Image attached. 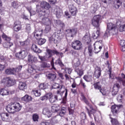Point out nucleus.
<instances>
[{
	"mask_svg": "<svg viewBox=\"0 0 125 125\" xmlns=\"http://www.w3.org/2000/svg\"><path fill=\"white\" fill-rule=\"evenodd\" d=\"M0 94L4 96V95H8L9 94V91L5 89H0Z\"/></svg>",
	"mask_w": 125,
	"mask_h": 125,
	"instance_id": "33",
	"label": "nucleus"
},
{
	"mask_svg": "<svg viewBox=\"0 0 125 125\" xmlns=\"http://www.w3.org/2000/svg\"><path fill=\"white\" fill-rule=\"evenodd\" d=\"M9 115L8 113H1L0 114V117L2 121L3 122H10V119H9Z\"/></svg>",
	"mask_w": 125,
	"mask_h": 125,
	"instance_id": "18",
	"label": "nucleus"
},
{
	"mask_svg": "<svg viewBox=\"0 0 125 125\" xmlns=\"http://www.w3.org/2000/svg\"><path fill=\"white\" fill-rule=\"evenodd\" d=\"M87 51L88 54H89V56L92 57L93 55V48L92 46L89 45L87 47Z\"/></svg>",
	"mask_w": 125,
	"mask_h": 125,
	"instance_id": "35",
	"label": "nucleus"
},
{
	"mask_svg": "<svg viewBox=\"0 0 125 125\" xmlns=\"http://www.w3.org/2000/svg\"><path fill=\"white\" fill-rule=\"evenodd\" d=\"M83 79H84V80L86 82H92V76L90 75H88L87 76H84L83 77Z\"/></svg>",
	"mask_w": 125,
	"mask_h": 125,
	"instance_id": "36",
	"label": "nucleus"
},
{
	"mask_svg": "<svg viewBox=\"0 0 125 125\" xmlns=\"http://www.w3.org/2000/svg\"><path fill=\"white\" fill-rule=\"evenodd\" d=\"M6 75H16L15 68H8L5 70Z\"/></svg>",
	"mask_w": 125,
	"mask_h": 125,
	"instance_id": "24",
	"label": "nucleus"
},
{
	"mask_svg": "<svg viewBox=\"0 0 125 125\" xmlns=\"http://www.w3.org/2000/svg\"><path fill=\"white\" fill-rule=\"evenodd\" d=\"M121 88V86L120 85L119 83H116L113 85V90L112 91V95L113 96H116V95L118 94V93L119 92V91Z\"/></svg>",
	"mask_w": 125,
	"mask_h": 125,
	"instance_id": "10",
	"label": "nucleus"
},
{
	"mask_svg": "<svg viewBox=\"0 0 125 125\" xmlns=\"http://www.w3.org/2000/svg\"><path fill=\"white\" fill-rule=\"evenodd\" d=\"M71 47L75 50H80L82 49V48L83 47V44L81 41L76 40L71 43Z\"/></svg>",
	"mask_w": 125,
	"mask_h": 125,
	"instance_id": "5",
	"label": "nucleus"
},
{
	"mask_svg": "<svg viewBox=\"0 0 125 125\" xmlns=\"http://www.w3.org/2000/svg\"><path fill=\"white\" fill-rule=\"evenodd\" d=\"M42 113L43 115H46L48 118L51 117V112L48 108H43Z\"/></svg>",
	"mask_w": 125,
	"mask_h": 125,
	"instance_id": "26",
	"label": "nucleus"
},
{
	"mask_svg": "<svg viewBox=\"0 0 125 125\" xmlns=\"http://www.w3.org/2000/svg\"><path fill=\"white\" fill-rule=\"evenodd\" d=\"M25 31L26 33H28V34H29V33H31V25H30V24H26Z\"/></svg>",
	"mask_w": 125,
	"mask_h": 125,
	"instance_id": "55",
	"label": "nucleus"
},
{
	"mask_svg": "<svg viewBox=\"0 0 125 125\" xmlns=\"http://www.w3.org/2000/svg\"><path fill=\"white\" fill-rule=\"evenodd\" d=\"M81 65V62L80 61H78L75 63L73 64V68H79V66Z\"/></svg>",
	"mask_w": 125,
	"mask_h": 125,
	"instance_id": "61",
	"label": "nucleus"
},
{
	"mask_svg": "<svg viewBox=\"0 0 125 125\" xmlns=\"http://www.w3.org/2000/svg\"><path fill=\"white\" fill-rule=\"evenodd\" d=\"M59 105L54 104L51 106V111L53 113H57L59 111Z\"/></svg>",
	"mask_w": 125,
	"mask_h": 125,
	"instance_id": "30",
	"label": "nucleus"
},
{
	"mask_svg": "<svg viewBox=\"0 0 125 125\" xmlns=\"http://www.w3.org/2000/svg\"><path fill=\"white\" fill-rule=\"evenodd\" d=\"M107 29L106 32H105L104 34V37L105 38H108L110 37V33L113 35H116L118 33V27L116 25L113 24L111 22L107 23Z\"/></svg>",
	"mask_w": 125,
	"mask_h": 125,
	"instance_id": "4",
	"label": "nucleus"
},
{
	"mask_svg": "<svg viewBox=\"0 0 125 125\" xmlns=\"http://www.w3.org/2000/svg\"><path fill=\"white\" fill-rule=\"evenodd\" d=\"M40 67L38 66L37 67V70L38 71H42L44 68H49L50 67V64L47 63L45 62H43L40 65Z\"/></svg>",
	"mask_w": 125,
	"mask_h": 125,
	"instance_id": "14",
	"label": "nucleus"
},
{
	"mask_svg": "<svg viewBox=\"0 0 125 125\" xmlns=\"http://www.w3.org/2000/svg\"><path fill=\"white\" fill-rule=\"evenodd\" d=\"M40 6L42 10L37 9L36 10L37 12L39 13V16L41 17L42 16H45V15H47V14H46V10H48V9L51 7L49 3L45 1H42L41 2Z\"/></svg>",
	"mask_w": 125,
	"mask_h": 125,
	"instance_id": "2",
	"label": "nucleus"
},
{
	"mask_svg": "<svg viewBox=\"0 0 125 125\" xmlns=\"http://www.w3.org/2000/svg\"><path fill=\"white\" fill-rule=\"evenodd\" d=\"M117 100L119 102H122L123 101V95L122 94H119L118 95Z\"/></svg>",
	"mask_w": 125,
	"mask_h": 125,
	"instance_id": "62",
	"label": "nucleus"
},
{
	"mask_svg": "<svg viewBox=\"0 0 125 125\" xmlns=\"http://www.w3.org/2000/svg\"><path fill=\"white\" fill-rule=\"evenodd\" d=\"M66 108L64 107H62L61 109L60 110H59L58 112L60 117H64V116H65V114H66Z\"/></svg>",
	"mask_w": 125,
	"mask_h": 125,
	"instance_id": "27",
	"label": "nucleus"
},
{
	"mask_svg": "<svg viewBox=\"0 0 125 125\" xmlns=\"http://www.w3.org/2000/svg\"><path fill=\"white\" fill-rule=\"evenodd\" d=\"M94 76L96 79H99V77L101 76V68L100 67L97 66L95 68Z\"/></svg>",
	"mask_w": 125,
	"mask_h": 125,
	"instance_id": "19",
	"label": "nucleus"
},
{
	"mask_svg": "<svg viewBox=\"0 0 125 125\" xmlns=\"http://www.w3.org/2000/svg\"><path fill=\"white\" fill-rule=\"evenodd\" d=\"M111 122L112 123V125H120V123H119V121L116 119H113L110 118Z\"/></svg>",
	"mask_w": 125,
	"mask_h": 125,
	"instance_id": "48",
	"label": "nucleus"
},
{
	"mask_svg": "<svg viewBox=\"0 0 125 125\" xmlns=\"http://www.w3.org/2000/svg\"><path fill=\"white\" fill-rule=\"evenodd\" d=\"M80 117L82 120H85L86 119V115L83 112L81 113Z\"/></svg>",
	"mask_w": 125,
	"mask_h": 125,
	"instance_id": "63",
	"label": "nucleus"
},
{
	"mask_svg": "<svg viewBox=\"0 0 125 125\" xmlns=\"http://www.w3.org/2000/svg\"><path fill=\"white\" fill-rule=\"evenodd\" d=\"M55 22L56 24H57V25L60 26V27H62V28H63V27H65V24L59 20H56Z\"/></svg>",
	"mask_w": 125,
	"mask_h": 125,
	"instance_id": "42",
	"label": "nucleus"
},
{
	"mask_svg": "<svg viewBox=\"0 0 125 125\" xmlns=\"http://www.w3.org/2000/svg\"><path fill=\"white\" fill-rule=\"evenodd\" d=\"M11 6L13 7L14 9H18L19 7V3L17 1H14L11 3Z\"/></svg>",
	"mask_w": 125,
	"mask_h": 125,
	"instance_id": "34",
	"label": "nucleus"
},
{
	"mask_svg": "<svg viewBox=\"0 0 125 125\" xmlns=\"http://www.w3.org/2000/svg\"><path fill=\"white\" fill-rule=\"evenodd\" d=\"M45 42H46V40L44 39H40L38 41V43L39 45H42V44L45 43Z\"/></svg>",
	"mask_w": 125,
	"mask_h": 125,
	"instance_id": "47",
	"label": "nucleus"
},
{
	"mask_svg": "<svg viewBox=\"0 0 125 125\" xmlns=\"http://www.w3.org/2000/svg\"><path fill=\"white\" fill-rule=\"evenodd\" d=\"M35 67H36V66L28 65V68L27 69V72L29 73L30 75H34V74H36V70H38L37 69V67L36 68H35Z\"/></svg>",
	"mask_w": 125,
	"mask_h": 125,
	"instance_id": "15",
	"label": "nucleus"
},
{
	"mask_svg": "<svg viewBox=\"0 0 125 125\" xmlns=\"http://www.w3.org/2000/svg\"><path fill=\"white\" fill-rule=\"evenodd\" d=\"M49 96H50V94L48 93L46 94L45 96L41 97L40 98V100H42V101H45V100H47L48 99V97H49Z\"/></svg>",
	"mask_w": 125,
	"mask_h": 125,
	"instance_id": "45",
	"label": "nucleus"
},
{
	"mask_svg": "<svg viewBox=\"0 0 125 125\" xmlns=\"http://www.w3.org/2000/svg\"><path fill=\"white\" fill-rule=\"evenodd\" d=\"M22 29V25H21V22L19 21H16L14 23L13 25V30L15 32H19Z\"/></svg>",
	"mask_w": 125,
	"mask_h": 125,
	"instance_id": "11",
	"label": "nucleus"
},
{
	"mask_svg": "<svg viewBox=\"0 0 125 125\" xmlns=\"http://www.w3.org/2000/svg\"><path fill=\"white\" fill-rule=\"evenodd\" d=\"M82 100L84 101V102L86 104V105H89V103H88V101L86 99V98L84 97V96H82Z\"/></svg>",
	"mask_w": 125,
	"mask_h": 125,
	"instance_id": "59",
	"label": "nucleus"
},
{
	"mask_svg": "<svg viewBox=\"0 0 125 125\" xmlns=\"http://www.w3.org/2000/svg\"><path fill=\"white\" fill-rule=\"evenodd\" d=\"M57 100V101L58 100H61L62 99V95L61 94H56L55 95H54Z\"/></svg>",
	"mask_w": 125,
	"mask_h": 125,
	"instance_id": "58",
	"label": "nucleus"
},
{
	"mask_svg": "<svg viewBox=\"0 0 125 125\" xmlns=\"http://www.w3.org/2000/svg\"><path fill=\"white\" fill-rule=\"evenodd\" d=\"M121 4H122L121 1H120V0H117L116 3L114 5V7L115 8H119Z\"/></svg>",
	"mask_w": 125,
	"mask_h": 125,
	"instance_id": "53",
	"label": "nucleus"
},
{
	"mask_svg": "<svg viewBox=\"0 0 125 125\" xmlns=\"http://www.w3.org/2000/svg\"><path fill=\"white\" fill-rule=\"evenodd\" d=\"M83 42H86V43H89L90 42V37L89 36L85 35L83 38Z\"/></svg>",
	"mask_w": 125,
	"mask_h": 125,
	"instance_id": "41",
	"label": "nucleus"
},
{
	"mask_svg": "<svg viewBox=\"0 0 125 125\" xmlns=\"http://www.w3.org/2000/svg\"><path fill=\"white\" fill-rule=\"evenodd\" d=\"M55 11L56 12V17L57 18H61V16L63 15V12L62 11V9L60 8L57 7L55 9Z\"/></svg>",
	"mask_w": 125,
	"mask_h": 125,
	"instance_id": "21",
	"label": "nucleus"
},
{
	"mask_svg": "<svg viewBox=\"0 0 125 125\" xmlns=\"http://www.w3.org/2000/svg\"><path fill=\"white\" fill-rule=\"evenodd\" d=\"M42 30L38 31L36 32L32 33V36L35 37L36 39H38V37H42Z\"/></svg>",
	"mask_w": 125,
	"mask_h": 125,
	"instance_id": "31",
	"label": "nucleus"
},
{
	"mask_svg": "<svg viewBox=\"0 0 125 125\" xmlns=\"http://www.w3.org/2000/svg\"><path fill=\"white\" fill-rule=\"evenodd\" d=\"M92 37L93 39L96 40L99 37V31H97L95 33H93Z\"/></svg>",
	"mask_w": 125,
	"mask_h": 125,
	"instance_id": "52",
	"label": "nucleus"
},
{
	"mask_svg": "<svg viewBox=\"0 0 125 125\" xmlns=\"http://www.w3.org/2000/svg\"><path fill=\"white\" fill-rule=\"evenodd\" d=\"M121 76L122 77H116V80H117V81H118L119 83H122V85H123V86H125V81L124 80L125 79V75L124 73H122L121 74Z\"/></svg>",
	"mask_w": 125,
	"mask_h": 125,
	"instance_id": "16",
	"label": "nucleus"
},
{
	"mask_svg": "<svg viewBox=\"0 0 125 125\" xmlns=\"http://www.w3.org/2000/svg\"><path fill=\"white\" fill-rule=\"evenodd\" d=\"M119 31L120 32H124L125 31V24L120 26Z\"/></svg>",
	"mask_w": 125,
	"mask_h": 125,
	"instance_id": "64",
	"label": "nucleus"
},
{
	"mask_svg": "<svg viewBox=\"0 0 125 125\" xmlns=\"http://www.w3.org/2000/svg\"><path fill=\"white\" fill-rule=\"evenodd\" d=\"M32 119L33 122H38L39 121V115L37 113L34 114L32 115Z\"/></svg>",
	"mask_w": 125,
	"mask_h": 125,
	"instance_id": "50",
	"label": "nucleus"
},
{
	"mask_svg": "<svg viewBox=\"0 0 125 125\" xmlns=\"http://www.w3.org/2000/svg\"><path fill=\"white\" fill-rule=\"evenodd\" d=\"M33 93L34 95L37 97L41 96V92L40 91V90H36L35 91H33Z\"/></svg>",
	"mask_w": 125,
	"mask_h": 125,
	"instance_id": "57",
	"label": "nucleus"
},
{
	"mask_svg": "<svg viewBox=\"0 0 125 125\" xmlns=\"http://www.w3.org/2000/svg\"><path fill=\"white\" fill-rule=\"evenodd\" d=\"M28 62L29 63L31 64H33V63H37L38 62V58L34 55H32L31 54H29L28 56Z\"/></svg>",
	"mask_w": 125,
	"mask_h": 125,
	"instance_id": "12",
	"label": "nucleus"
},
{
	"mask_svg": "<svg viewBox=\"0 0 125 125\" xmlns=\"http://www.w3.org/2000/svg\"><path fill=\"white\" fill-rule=\"evenodd\" d=\"M49 94H50V96L48 97L49 102H50L51 103H55V102L57 101V100L56 99V98H55V96H53V95L51 93H49Z\"/></svg>",
	"mask_w": 125,
	"mask_h": 125,
	"instance_id": "25",
	"label": "nucleus"
},
{
	"mask_svg": "<svg viewBox=\"0 0 125 125\" xmlns=\"http://www.w3.org/2000/svg\"><path fill=\"white\" fill-rule=\"evenodd\" d=\"M31 50L35 53H42V50L38 47V46L35 44H32Z\"/></svg>",
	"mask_w": 125,
	"mask_h": 125,
	"instance_id": "22",
	"label": "nucleus"
},
{
	"mask_svg": "<svg viewBox=\"0 0 125 125\" xmlns=\"http://www.w3.org/2000/svg\"><path fill=\"white\" fill-rule=\"evenodd\" d=\"M60 40L59 35L57 33H54L52 37L49 38V41L50 42H54V43H57Z\"/></svg>",
	"mask_w": 125,
	"mask_h": 125,
	"instance_id": "7",
	"label": "nucleus"
},
{
	"mask_svg": "<svg viewBox=\"0 0 125 125\" xmlns=\"http://www.w3.org/2000/svg\"><path fill=\"white\" fill-rule=\"evenodd\" d=\"M101 49H102V46H100L99 47H94V52L95 53H99V52H100L101 51Z\"/></svg>",
	"mask_w": 125,
	"mask_h": 125,
	"instance_id": "49",
	"label": "nucleus"
},
{
	"mask_svg": "<svg viewBox=\"0 0 125 125\" xmlns=\"http://www.w3.org/2000/svg\"><path fill=\"white\" fill-rule=\"evenodd\" d=\"M67 33L70 34V37L73 38V35L76 34V30L74 29H67L66 30Z\"/></svg>",
	"mask_w": 125,
	"mask_h": 125,
	"instance_id": "43",
	"label": "nucleus"
},
{
	"mask_svg": "<svg viewBox=\"0 0 125 125\" xmlns=\"http://www.w3.org/2000/svg\"><path fill=\"white\" fill-rule=\"evenodd\" d=\"M42 23L44 25H46V26H48V25L51 24V21L49 20V19L44 18L42 19Z\"/></svg>",
	"mask_w": 125,
	"mask_h": 125,
	"instance_id": "29",
	"label": "nucleus"
},
{
	"mask_svg": "<svg viewBox=\"0 0 125 125\" xmlns=\"http://www.w3.org/2000/svg\"><path fill=\"white\" fill-rule=\"evenodd\" d=\"M22 67L23 66L22 65H19L16 69H15V74H16V73H18V72H20L21 70H22Z\"/></svg>",
	"mask_w": 125,
	"mask_h": 125,
	"instance_id": "56",
	"label": "nucleus"
},
{
	"mask_svg": "<svg viewBox=\"0 0 125 125\" xmlns=\"http://www.w3.org/2000/svg\"><path fill=\"white\" fill-rule=\"evenodd\" d=\"M22 109V106L19 103H11L7 105L6 110L8 113L14 114L16 112H19Z\"/></svg>",
	"mask_w": 125,
	"mask_h": 125,
	"instance_id": "3",
	"label": "nucleus"
},
{
	"mask_svg": "<svg viewBox=\"0 0 125 125\" xmlns=\"http://www.w3.org/2000/svg\"><path fill=\"white\" fill-rule=\"evenodd\" d=\"M123 108V105H113L111 106V112H112L113 115H117L118 113H119L120 109Z\"/></svg>",
	"mask_w": 125,
	"mask_h": 125,
	"instance_id": "8",
	"label": "nucleus"
},
{
	"mask_svg": "<svg viewBox=\"0 0 125 125\" xmlns=\"http://www.w3.org/2000/svg\"><path fill=\"white\" fill-rule=\"evenodd\" d=\"M46 77L49 80L50 82H53V83L56 80V75L53 73H49L46 75Z\"/></svg>",
	"mask_w": 125,
	"mask_h": 125,
	"instance_id": "20",
	"label": "nucleus"
},
{
	"mask_svg": "<svg viewBox=\"0 0 125 125\" xmlns=\"http://www.w3.org/2000/svg\"><path fill=\"white\" fill-rule=\"evenodd\" d=\"M100 19H101L100 15L95 16L91 20L92 25L96 28H98L100 26L99 21H100Z\"/></svg>",
	"mask_w": 125,
	"mask_h": 125,
	"instance_id": "6",
	"label": "nucleus"
},
{
	"mask_svg": "<svg viewBox=\"0 0 125 125\" xmlns=\"http://www.w3.org/2000/svg\"><path fill=\"white\" fill-rule=\"evenodd\" d=\"M52 88L56 89V88H65V86L64 85H60L59 84L57 83H54V84L52 86Z\"/></svg>",
	"mask_w": 125,
	"mask_h": 125,
	"instance_id": "39",
	"label": "nucleus"
},
{
	"mask_svg": "<svg viewBox=\"0 0 125 125\" xmlns=\"http://www.w3.org/2000/svg\"><path fill=\"white\" fill-rule=\"evenodd\" d=\"M19 88L20 90H24L27 88V84L25 82H21L19 84Z\"/></svg>",
	"mask_w": 125,
	"mask_h": 125,
	"instance_id": "23",
	"label": "nucleus"
},
{
	"mask_svg": "<svg viewBox=\"0 0 125 125\" xmlns=\"http://www.w3.org/2000/svg\"><path fill=\"white\" fill-rule=\"evenodd\" d=\"M69 11L71 13L72 16H76L77 14V8L74 5H70L69 6Z\"/></svg>",
	"mask_w": 125,
	"mask_h": 125,
	"instance_id": "17",
	"label": "nucleus"
},
{
	"mask_svg": "<svg viewBox=\"0 0 125 125\" xmlns=\"http://www.w3.org/2000/svg\"><path fill=\"white\" fill-rule=\"evenodd\" d=\"M1 37L2 39L4 40V41H6L7 42H10V40H11L10 37L7 36V35L3 33H2Z\"/></svg>",
	"mask_w": 125,
	"mask_h": 125,
	"instance_id": "44",
	"label": "nucleus"
},
{
	"mask_svg": "<svg viewBox=\"0 0 125 125\" xmlns=\"http://www.w3.org/2000/svg\"><path fill=\"white\" fill-rule=\"evenodd\" d=\"M3 47L5 48H9V47H11V46H12L13 45V43L9 42V41H8L7 42H4L3 44Z\"/></svg>",
	"mask_w": 125,
	"mask_h": 125,
	"instance_id": "38",
	"label": "nucleus"
},
{
	"mask_svg": "<svg viewBox=\"0 0 125 125\" xmlns=\"http://www.w3.org/2000/svg\"><path fill=\"white\" fill-rule=\"evenodd\" d=\"M65 93L64 97L62 98V102L65 104L67 101V95H68V89L65 88Z\"/></svg>",
	"mask_w": 125,
	"mask_h": 125,
	"instance_id": "46",
	"label": "nucleus"
},
{
	"mask_svg": "<svg viewBox=\"0 0 125 125\" xmlns=\"http://www.w3.org/2000/svg\"><path fill=\"white\" fill-rule=\"evenodd\" d=\"M30 100H32V98L28 95H25L24 97L21 98V101H24V102H29Z\"/></svg>",
	"mask_w": 125,
	"mask_h": 125,
	"instance_id": "32",
	"label": "nucleus"
},
{
	"mask_svg": "<svg viewBox=\"0 0 125 125\" xmlns=\"http://www.w3.org/2000/svg\"><path fill=\"white\" fill-rule=\"evenodd\" d=\"M75 72L77 73L78 76L82 77V75H83V70L80 69L79 67H76L75 69Z\"/></svg>",
	"mask_w": 125,
	"mask_h": 125,
	"instance_id": "37",
	"label": "nucleus"
},
{
	"mask_svg": "<svg viewBox=\"0 0 125 125\" xmlns=\"http://www.w3.org/2000/svg\"><path fill=\"white\" fill-rule=\"evenodd\" d=\"M39 87L40 89H45L46 85L44 83H41L39 85Z\"/></svg>",
	"mask_w": 125,
	"mask_h": 125,
	"instance_id": "60",
	"label": "nucleus"
},
{
	"mask_svg": "<svg viewBox=\"0 0 125 125\" xmlns=\"http://www.w3.org/2000/svg\"><path fill=\"white\" fill-rule=\"evenodd\" d=\"M93 85L95 89H98L100 90V92L102 94L103 96L106 95V93L104 92V91H102V88L101 84H100V82H97L95 83Z\"/></svg>",
	"mask_w": 125,
	"mask_h": 125,
	"instance_id": "13",
	"label": "nucleus"
},
{
	"mask_svg": "<svg viewBox=\"0 0 125 125\" xmlns=\"http://www.w3.org/2000/svg\"><path fill=\"white\" fill-rule=\"evenodd\" d=\"M16 83V82L15 80L8 78V82L7 83V86H11L12 85H14Z\"/></svg>",
	"mask_w": 125,
	"mask_h": 125,
	"instance_id": "28",
	"label": "nucleus"
},
{
	"mask_svg": "<svg viewBox=\"0 0 125 125\" xmlns=\"http://www.w3.org/2000/svg\"><path fill=\"white\" fill-rule=\"evenodd\" d=\"M55 65H59L60 67H63L64 64L62 62V61L60 59V58H59L55 62Z\"/></svg>",
	"mask_w": 125,
	"mask_h": 125,
	"instance_id": "40",
	"label": "nucleus"
},
{
	"mask_svg": "<svg viewBox=\"0 0 125 125\" xmlns=\"http://www.w3.org/2000/svg\"><path fill=\"white\" fill-rule=\"evenodd\" d=\"M85 109L87 110L88 115L90 118H92V115L94 116L95 122L99 123L100 121H102V116H101V112L100 111L91 107H90V109H91L90 110L86 106L85 107Z\"/></svg>",
	"mask_w": 125,
	"mask_h": 125,
	"instance_id": "1",
	"label": "nucleus"
},
{
	"mask_svg": "<svg viewBox=\"0 0 125 125\" xmlns=\"http://www.w3.org/2000/svg\"><path fill=\"white\" fill-rule=\"evenodd\" d=\"M46 52L47 53L48 58H50V57H52L53 50L47 49L46 50Z\"/></svg>",
	"mask_w": 125,
	"mask_h": 125,
	"instance_id": "51",
	"label": "nucleus"
},
{
	"mask_svg": "<svg viewBox=\"0 0 125 125\" xmlns=\"http://www.w3.org/2000/svg\"><path fill=\"white\" fill-rule=\"evenodd\" d=\"M27 54H28V53L26 50H21L19 52L16 53V56L20 59H24L27 56Z\"/></svg>",
	"mask_w": 125,
	"mask_h": 125,
	"instance_id": "9",
	"label": "nucleus"
},
{
	"mask_svg": "<svg viewBox=\"0 0 125 125\" xmlns=\"http://www.w3.org/2000/svg\"><path fill=\"white\" fill-rule=\"evenodd\" d=\"M8 81V78H3L1 81V83H3V84H4V85H6V86H7Z\"/></svg>",
	"mask_w": 125,
	"mask_h": 125,
	"instance_id": "54",
	"label": "nucleus"
}]
</instances>
